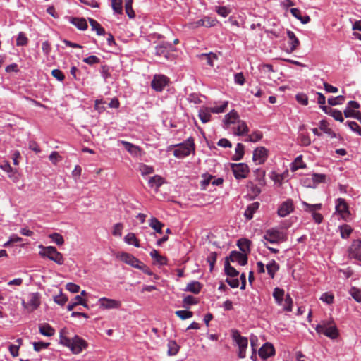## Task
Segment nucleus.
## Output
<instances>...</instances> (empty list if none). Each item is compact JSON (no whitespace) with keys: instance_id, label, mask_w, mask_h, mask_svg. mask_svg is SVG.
<instances>
[{"instance_id":"f257e3e1","label":"nucleus","mask_w":361,"mask_h":361,"mask_svg":"<svg viewBox=\"0 0 361 361\" xmlns=\"http://www.w3.org/2000/svg\"><path fill=\"white\" fill-rule=\"evenodd\" d=\"M41 304V296L39 293H30L25 299L22 300V305L27 312L30 313L36 310Z\"/></svg>"},{"instance_id":"f03ea898","label":"nucleus","mask_w":361,"mask_h":361,"mask_svg":"<svg viewBox=\"0 0 361 361\" xmlns=\"http://www.w3.org/2000/svg\"><path fill=\"white\" fill-rule=\"evenodd\" d=\"M42 250L39 252V255L43 257H47L50 260L54 261L56 264L61 265L64 263L63 255L58 252L56 248L53 246L44 247L39 245Z\"/></svg>"},{"instance_id":"7ed1b4c3","label":"nucleus","mask_w":361,"mask_h":361,"mask_svg":"<svg viewBox=\"0 0 361 361\" xmlns=\"http://www.w3.org/2000/svg\"><path fill=\"white\" fill-rule=\"evenodd\" d=\"M315 330L318 334H322L331 339H335L338 336V329L331 322H323L322 324H317Z\"/></svg>"},{"instance_id":"20e7f679","label":"nucleus","mask_w":361,"mask_h":361,"mask_svg":"<svg viewBox=\"0 0 361 361\" xmlns=\"http://www.w3.org/2000/svg\"><path fill=\"white\" fill-rule=\"evenodd\" d=\"M195 150L194 140L192 137L187 140L186 143L180 144L173 151V155L177 158H183L188 156L192 151Z\"/></svg>"},{"instance_id":"39448f33","label":"nucleus","mask_w":361,"mask_h":361,"mask_svg":"<svg viewBox=\"0 0 361 361\" xmlns=\"http://www.w3.org/2000/svg\"><path fill=\"white\" fill-rule=\"evenodd\" d=\"M263 238L270 243H279L286 240V234L276 229H269L265 231Z\"/></svg>"},{"instance_id":"423d86ee","label":"nucleus","mask_w":361,"mask_h":361,"mask_svg":"<svg viewBox=\"0 0 361 361\" xmlns=\"http://www.w3.org/2000/svg\"><path fill=\"white\" fill-rule=\"evenodd\" d=\"M117 257L126 264H129L133 267L137 268L139 269H142L144 267H145V265L142 262L129 253H118Z\"/></svg>"},{"instance_id":"0eeeda50","label":"nucleus","mask_w":361,"mask_h":361,"mask_svg":"<svg viewBox=\"0 0 361 361\" xmlns=\"http://www.w3.org/2000/svg\"><path fill=\"white\" fill-rule=\"evenodd\" d=\"M233 338L236 342L238 346V357L240 358H244L246 356V349L248 345L247 338L241 336L238 331H235L233 334Z\"/></svg>"},{"instance_id":"6e6552de","label":"nucleus","mask_w":361,"mask_h":361,"mask_svg":"<svg viewBox=\"0 0 361 361\" xmlns=\"http://www.w3.org/2000/svg\"><path fill=\"white\" fill-rule=\"evenodd\" d=\"M336 211L340 214L341 218L345 221L348 220L350 216L349 206L343 198H338L335 202Z\"/></svg>"},{"instance_id":"1a4fd4ad","label":"nucleus","mask_w":361,"mask_h":361,"mask_svg":"<svg viewBox=\"0 0 361 361\" xmlns=\"http://www.w3.org/2000/svg\"><path fill=\"white\" fill-rule=\"evenodd\" d=\"M87 346V343L84 339L78 336H75L72 338L71 345L69 348L73 354H79L83 349L86 348Z\"/></svg>"},{"instance_id":"9d476101","label":"nucleus","mask_w":361,"mask_h":361,"mask_svg":"<svg viewBox=\"0 0 361 361\" xmlns=\"http://www.w3.org/2000/svg\"><path fill=\"white\" fill-rule=\"evenodd\" d=\"M98 302L99 307L103 310L119 309L121 307V302L120 300L105 297L101 298Z\"/></svg>"},{"instance_id":"9b49d317","label":"nucleus","mask_w":361,"mask_h":361,"mask_svg":"<svg viewBox=\"0 0 361 361\" xmlns=\"http://www.w3.org/2000/svg\"><path fill=\"white\" fill-rule=\"evenodd\" d=\"M231 169L234 176L237 179L245 178L249 172L247 165L244 163L233 164Z\"/></svg>"},{"instance_id":"f8f14e48","label":"nucleus","mask_w":361,"mask_h":361,"mask_svg":"<svg viewBox=\"0 0 361 361\" xmlns=\"http://www.w3.org/2000/svg\"><path fill=\"white\" fill-rule=\"evenodd\" d=\"M169 82V78L164 75H155L151 82L152 87L157 91L161 92Z\"/></svg>"},{"instance_id":"ddd939ff","label":"nucleus","mask_w":361,"mask_h":361,"mask_svg":"<svg viewBox=\"0 0 361 361\" xmlns=\"http://www.w3.org/2000/svg\"><path fill=\"white\" fill-rule=\"evenodd\" d=\"M293 202L291 199L283 202L279 207L277 214L280 217H285L293 212Z\"/></svg>"},{"instance_id":"4468645a","label":"nucleus","mask_w":361,"mask_h":361,"mask_svg":"<svg viewBox=\"0 0 361 361\" xmlns=\"http://www.w3.org/2000/svg\"><path fill=\"white\" fill-rule=\"evenodd\" d=\"M155 50L157 56L169 59L170 51H174L175 49L173 47L172 44L169 42H162L156 47Z\"/></svg>"},{"instance_id":"2eb2a0df","label":"nucleus","mask_w":361,"mask_h":361,"mask_svg":"<svg viewBox=\"0 0 361 361\" xmlns=\"http://www.w3.org/2000/svg\"><path fill=\"white\" fill-rule=\"evenodd\" d=\"M268 156V150L264 147H257L253 152L252 159L257 164L264 163Z\"/></svg>"},{"instance_id":"dca6fc26","label":"nucleus","mask_w":361,"mask_h":361,"mask_svg":"<svg viewBox=\"0 0 361 361\" xmlns=\"http://www.w3.org/2000/svg\"><path fill=\"white\" fill-rule=\"evenodd\" d=\"M350 258L361 261V240H355L348 249Z\"/></svg>"},{"instance_id":"f3484780","label":"nucleus","mask_w":361,"mask_h":361,"mask_svg":"<svg viewBox=\"0 0 361 361\" xmlns=\"http://www.w3.org/2000/svg\"><path fill=\"white\" fill-rule=\"evenodd\" d=\"M228 257V262L231 260V262H237L239 264L244 266L247 263V255L243 252H240L238 251H232L230 253Z\"/></svg>"},{"instance_id":"a211bd4d","label":"nucleus","mask_w":361,"mask_h":361,"mask_svg":"<svg viewBox=\"0 0 361 361\" xmlns=\"http://www.w3.org/2000/svg\"><path fill=\"white\" fill-rule=\"evenodd\" d=\"M274 348L270 343H265L259 350V355L261 358L265 360L274 354Z\"/></svg>"},{"instance_id":"6ab92c4d","label":"nucleus","mask_w":361,"mask_h":361,"mask_svg":"<svg viewBox=\"0 0 361 361\" xmlns=\"http://www.w3.org/2000/svg\"><path fill=\"white\" fill-rule=\"evenodd\" d=\"M287 35L290 40V49L288 50V53H292L299 47L300 41L295 36V33L290 30L287 31Z\"/></svg>"},{"instance_id":"aec40b11","label":"nucleus","mask_w":361,"mask_h":361,"mask_svg":"<svg viewBox=\"0 0 361 361\" xmlns=\"http://www.w3.org/2000/svg\"><path fill=\"white\" fill-rule=\"evenodd\" d=\"M164 183V178L159 176L155 175L151 177L148 180V185L151 188H154L156 190H158L160 186H161Z\"/></svg>"},{"instance_id":"412c9836","label":"nucleus","mask_w":361,"mask_h":361,"mask_svg":"<svg viewBox=\"0 0 361 361\" xmlns=\"http://www.w3.org/2000/svg\"><path fill=\"white\" fill-rule=\"evenodd\" d=\"M259 203L257 202H253L249 204L244 213L245 216L247 219H251L253 217V214L259 209Z\"/></svg>"},{"instance_id":"4be33fe9","label":"nucleus","mask_w":361,"mask_h":361,"mask_svg":"<svg viewBox=\"0 0 361 361\" xmlns=\"http://www.w3.org/2000/svg\"><path fill=\"white\" fill-rule=\"evenodd\" d=\"M39 331L41 334L45 336H52L55 334V330L49 324H43L39 326Z\"/></svg>"},{"instance_id":"5701e85b","label":"nucleus","mask_w":361,"mask_h":361,"mask_svg":"<svg viewBox=\"0 0 361 361\" xmlns=\"http://www.w3.org/2000/svg\"><path fill=\"white\" fill-rule=\"evenodd\" d=\"M121 142L124 146L125 149L131 154L137 155L140 153V149L139 147L124 140L121 141Z\"/></svg>"},{"instance_id":"b1692460","label":"nucleus","mask_w":361,"mask_h":361,"mask_svg":"<svg viewBox=\"0 0 361 361\" xmlns=\"http://www.w3.org/2000/svg\"><path fill=\"white\" fill-rule=\"evenodd\" d=\"M211 111L208 107H203L199 111V118L204 123H207L211 119Z\"/></svg>"},{"instance_id":"393cba45","label":"nucleus","mask_w":361,"mask_h":361,"mask_svg":"<svg viewBox=\"0 0 361 361\" xmlns=\"http://www.w3.org/2000/svg\"><path fill=\"white\" fill-rule=\"evenodd\" d=\"M237 245L243 253L247 255L250 252V241L249 240L245 238H241L238 240Z\"/></svg>"},{"instance_id":"a878e982","label":"nucleus","mask_w":361,"mask_h":361,"mask_svg":"<svg viewBox=\"0 0 361 361\" xmlns=\"http://www.w3.org/2000/svg\"><path fill=\"white\" fill-rule=\"evenodd\" d=\"M285 292L280 288H275L273 292V297L276 300V302L279 305H283V300L284 299Z\"/></svg>"},{"instance_id":"bb28decb","label":"nucleus","mask_w":361,"mask_h":361,"mask_svg":"<svg viewBox=\"0 0 361 361\" xmlns=\"http://www.w3.org/2000/svg\"><path fill=\"white\" fill-rule=\"evenodd\" d=\"M237 124L235 135H243L248 132L249 128L245 121L238 120Z\"/></svg>"},{"instance_id":"cd10ccee","label":"nucleus","mask_w":361,"mask_h":361,"mask_svg":"<svg viewBox=\"0 0 361 361\" xmlns=\"http://www.w3.org/2000/svg\"><path fill=\"white\" fill-rule=\"evenodd\" d=\"M149 225L156 232H157L159 233H162V228L164 227V224H162L161 221H159L157 218L152 217L149 219Z\"/></svg>"},{"instance_id":"c85d7f7f","label":"nucleus","mask_w":361,"mask_h":361,"mask_svg":"<svg viewBox=\"0 0 361 361\" xmlns=\"http://www.w3.org/2000/svg\"><path fill=\"white\" fill-rule=\"evenodd\" d=\"M67 330L66 329H62L60 331L59 334V343L64 346H66L68 348H70V345H71L72 339H70L67 337Z\"/></svg>"},{"instance_id":"c756f323","label":"nucleus","mask_w":361,"mask_h":361,"mask_svg":"<svg viewBox=\"0 0 361 361\" xmlns=\"http://www.w3.org/2000/svg\"><path fill=\"white\" fill-rule=\"evenodd\" d=\"M224 269L226 274L229 276L235 277L237 276L239 274V272L230 264L228 262V257H226Z\"/></svg>"},{"instance_id":"7c9ffc66","label":"nucleus","mask_w":361,"mask_h":361,"mask_svg":"<svg viewBox=\"0 0 361 361\" xmlns=\"http://www.w3.org/2000/svg\"><path fill=\"white\" fill-rule=\"evenodd\" d=\"M89 23L92 27V30H95L98 35H104L105 34L104 29L101 26V25L95 20L92 18H89Z\"/></svg>"},{"instance_id":"2f4dec72","label":"nucleus","mask_w":361,"mask_h":361,"mask_svg":"<svg viewBox=\"0 0 361 361\" xmlns=\"http://www.w3.org/2000/svg\"><path fill=\"white\" fill-rule=\"evenodd\" d=\"M71 22L79 30H85L87 28V23L85 18H73Z\"/></svg>"},{"instance_id":"473e14b6","label":"nucleus","mask_w":361,"mask_h":361,"mask_svg":"<svg viewBox=\"0 0 361 361\" xmlns=\"http://www.w3.org/2000/svg\"><path fill=\"white\" fill-rule=\"evenodd\" d=\"M267 270L271 278H274L276 272L279 269V265L274 261H271L267 264Z\"/></svg>"},{"instance_id":"72a5a7b5","label":"nucleus","mask_w":361,"mask_h":361,"mask_svg":"<svg viewBox=\"0 0 361 361\" xmlns=\"http://www.w3.org/2000/svg\"><path fill=\"white\" fill-rule=\"evenodd\" d=\"M124 241L129 245H133L136 247H140V245L139 240L137 239L135 235L133 233H128L124 237Z\"/></svg>"},{"instance_id":"f704fd0d","label":"nucleus","mask_w":361,"mask_h":361,"mask_svg":"<svg viewBox=\"0 0 361 361\" xmlns=\"http://www.w3.org/2000/svg\"><path fill=\"white\" fill-rule=\"evenodd\" d=\"M150 256L155 259L156 262L160 265L166 264L167 259L165 257L159 255V252L157 250H152L150 252Z\"/></svg>"},{"instance_id":"c9c22d12","label":"nucleus","mask_w":361,"mask_h":361,"mask_svg":"<svg viewBox=\"0 0 361 361\" xmlns=\"http://www.w3.org/2000/svg\"><path fill=\"white\" fill-rule=\"evenodd\" d=\"M312 182V188H315L320 183H324L326 180V176L322 173H313L311 176Z\"/></svg>"},{"instance_id":"e433bc0d","label":"nucleus","mask_w":361,"mask_h":361,"mask_svg":"<svg viewBox=\"0 0 361 361\" xmlns=\"http://www.w3.org/2000/svg\"><path fill=\"white\" fill-rule=\"evenodd\" d=\"M201 290V284L198 281H192L187 285L185 290L197 294Z\"/></svg>"},{"instance_id":"4c0bfd02","label":"nucleus","mask_w":361,"mask_h":361,"mask_svg":"<svg viewBox=\"0 0 361 361\" xmlns=\"http://www.w3.org/2000/svg\"><path fill=\"white\" fill-rule=\"evenodd\" d=\"M319 126V129L321 130H322L324 133L328 134L331 137H336V134L332 131V130L330 128H329V123L326 121H325V120L320 121Z\"/></svg>"},{"instance_id":"58836bf2","label":"nucleus","mask_w":361,"mask_h":361,"mask_svg":"<svg viewBox=\"0 0 361 361\" xmlns=\"http://www.w3.org/2000/svg\"><path fill=\"white\" fill-rule=\"evenodd\" d=\"M346 118L352 117L356 118L361 123V113L359 111H355L350 108H346L343 111Z\"/></svg>"},{"instance_id":"ea45409f","label":"nucleus","mask_w":361,"mask_h":361,"mask_svg":"<svg viewBox=\"0 0 361 361\" xmlns=\"http://www.w3.org/2000/svg\"><path fill=\"white\" fill-rule=\"evenodd\" d=\"M306 165L302 162V156H298L295 158V161L291 164L290 170L295 171L299 169L305 168Z\"/></svg>"},{"instance_id":"a19ab883","label":"nucleus","mask_w":361,"mask_h":361,"mask_svg":"<svg viewBox=\"0 0 361 361\" xmlns=\"http://www.w3.org/2000/svg\"><path fill=\"white\" fill-rule=\"evenodd\" d=\"M238 119V113L234 111V110H232L231 112H229L228 114H227L226 116H225V118H224V121H225V123L226 124H231V123H235V121Z\"/></svg>"},{"instance_id":"79ce46f5","label":"nucleus","mask_w":361,"mask_h":361,"mask_svg":"<svg viewBox=\"0 0 361 361\" xmlns=\"http://www.w3.org/2000/svg\"><path fill=\"white\" fill-rule=\"evenodd\" d=\"M138 171L142 176H146L154 173V169L152 166L146 165L142 163L139 164Z\"/></svg>"},{"instance_id":"37998d69","label":"nucleus","mask_w":361,"mask_h":361,"mask_svg":"<svg viewBox=\"0 0 361 361\" xmlns=\"http://www.w3.org/2000/svg\"><path fill=\"white\" fill-rule=\"evenodd\" d=\"M179 350V346L175 341H169L168 343V355H175Z\"/></svg>"},{"instance_id":"c03bdc74","label":"nucleus","mask_w":361,"mask_h":361,"mask_svg":"<svg viewBox=\"0 0 361 361\" xmlns=\"http://www.w3.org/2000/svg\"><path fill=\"white\" fill-rule=\"evenodd\" d=\"M339 230L341 235L343 238H348L353 231L351 226L348 224H343L342 226H340Z\"/></svg>"},{"instance_id":"a18cd8bd","label":"nucleus","mask_w":361,"mask_h":361,"mask_svg":"<svg viewBox=\"0 0 361 361\" xmlns=\"http://www.w3.org/2000/svg\"><path fill=\"white\" fill-rule=\"evenodd\" d=\"M285 311L291 312L293 309V300L290 295L287 294L283 300L281 305Z\"/></svg>"},{"instance_id":"49530a36","label":"nucleus","mask_w":361,"mask_h":361,"mask_svg":"<svg viewBox=\"0 0 361 361\" xmlns=\"http://www.w3.org/2000/svg\"><path fill=\"white\" fill-rule=\"evenodd\" d=\"M302 204L304 206V210L310 212H315L317 210H319L322 208L321 204H310L306 202L302 201Z\"/></svg>"},{"instance_id":"de8ad7c7","label":"nucleus","mask_w":361,"mask_h":361,"mask_svg":"<svg viewBox=\"0 0 361 361\" xmlns=\"http://www.w3.org/2000/svg\"><path fill=\"white\" fill-rule=\"evenodd\" d=\"M244 145L241 143H238L235 147V154L233 157V159L235 161L240 160L244 154Z\"/></svg>"},{"instance_id":"09e8293b","label":"nucleus","mask_w":361,"mask_h":361,"mask_svg":"<svg viewBox=\"0 0 361 361\" xmlns=\"http://www.w3.org/2000/svg\"><path fill=\"white\" fill-rule=\"evenodd\" d=\"M133 0H126L125 9L126 13L129 18H133L135 17V12L132 7Z\"/></svg>"},{"instance_id":"8fccbe9b","label":"nucleus","mask_w":361,"mask_h":361,"mask_svg":"<svg viewBox=\"0 0 361 361\" xmlns=\"http://www.w3.org/2000/svg\"><path fill=\"white\" fill-rule=\"evenodd\" d=\"M122 0H112L111 1V6L112 8L114 11L115 13L121 14L123 11V7H122Z\"/></svg>"},{"instance_id":"3c124183","label":"nucleus","mask_w":361,"mask_h":361,"mask_svg":"<svg viewBox=\"0 0 361 361\" xmlns=\"http://www.w3.org/2000/svg\"><path fill=\"white\" fill-rule=\"evenodd\" d=\"M349 293L355 301L361 302V290L360 289L352 287Z\"/></svg>"},{"instance_id":"603ef678","label":"nucleus","mask_w":361,"mask_h":361,"mask_svg":"<svg viewBox=\"0 0 361 361\" xmlns=\"http://www.w3.org/2000/svg\"><path fill=\"white\" fill-rule=\"evenodd\" d=\"M345 100V97L342 95L336 97H331L328 99V103L331 106H336L343 104Z\"/></svg>"},{"instance_id":"864d4df0","label":"nucleus","mask_w":361,"mask_h":361,"mask_svg":"<svg viewBox=\"0 0 361 361\" xmlns=\"http://www.w3.org/2000/svg\"><path fill=\"white\" fill-rule=\"evenodd\" d=\"M49 237L58 245H61L64 243L63 236L58 233H51Z\"/></svg>"},{"instance_id":"5fc2aeb1","label":"nucleus","mask_w":361,"mask_h":361,"mask_svg":"<svg viewBox=\"0 0 361 361\" xmlns=\"http://www.w3.org/2000/svg\"><path fill=\"white\" fill-rule=\"evenodd\" d=\"M28 39L26 37L25 34L23 32H19L17 39H16V45L17 46H25L27 44Z\"/></svg>"},{"instance_id":"6e6d98bb","label":"nucleus","mask_w":361,"mask_h":361,"mask_svg":"<svg viewBox=\"0 0 361 361\" xmlns=\"http://www.w3.org/2000/svg\"><path fill=\"white\" fill-rule=\"evenodd\" d=\"M54 301L58 305H63L68 301V298L61 291L59 295L54 297Z\"/></svg>"},{"instance_id":"4d7b16f0","label":"nucleus","mask_w":361,"mask_h":361,"mask_svg":"<svg viewBox=\"0 0 361 361\" xmlns=\"http://www.w3.org/2000/svg\"><path fill=\"white\" fill-rule=\"evenodd\" d=\"M203 21H204V27H214L218 23V20L216 19L209 17V16L204 17Z\"/></svg>"},{"instance_id":"13d9d810","label":"nucleus","mask_w":361,"mask_h":361,"mask_svg":"<svg viewBox=\"0 0 361 361\" xmlns=\"http://www.w3.org/2000/svg\"><path fill=\"white\" fill-rule=\"evenodd\" d=\"M175 314L181 319H189L192 317L193 313L188 310H178Z\"/></svg>"},{"instance_id":"bf43d9fd","label":"nucleus","mask_w":361,"mask_h":361,"mask_svg":"<svg viewBox=\"0 0 361 361\" xmlns=\"http://www.w3.org/2000/svg\"><path fill=\"white\" fill-rule=\"evenodd\" d=\"M215 11L219 16L224 18L227 17L231 13L230 9H228L226 6H216Z\"/></svg>"},{"instance_id":"052dcab7","label":"nucleus","mask_w":361,"mask_h":361,"mask_svg":"<svg viewBox=\"0 0 361 361\" xmlns=\"http://www.w3.org/2000/svg\"><path fill=\"white\" fill-rule=\"evenodd\" d=\"M202 57L204 58L207 61V64L209 65L210 66H214L213 61H214V60L217 59L216 55L212 52L209 54H203L202 55Z\"/></svg>"},{"instance_id":"680f3d73","label":"nucleus","mask_w":361,"mask_h":361,"mask_svg":"<svg viewBox=\"0 0 361 361\" xmlns=\"http://www.w3.org/2000/svg\"><path fill=\"white\" fill-rule=\"evenodd\" d=\"M217 259V254L215 252H212L207 257V261L209 264L210 271H212L214 269V264Z\"/></svg>"},{"instance_id":"e2e57ef3","label":"nucleus","mask_w":361,"mask_h":361,"mask_svg":"<svg viewBox=\"0 0 361 361\" xmlns=\"http://www.w3.org/2000/svg\"><path fill=\"white\" fill-rule=\"evenodd\" d=\"M262 137V134L260 132H254L249 135L247 139L245 141L255 142L260 140Z\"/></svg>"},{"instance_id":"0e129e2a","label":"nucleus","mask_w":361,"mask_h":361,"mask_svg":"<svg viewBox=\"0 0 361 361\" xmlns=\"http://www.w3.org/2000/svg\"><path fill=\"white\" fill-rule=\"evenodd\" d=\"M228 105V102H224L221 106H214L209 108L210 109L211 113L214 114H219L225 111V109Z\"/></svg>"},{"instance_id":"69168bd1","label":"nucleus","mask_w":361,"mask_h":361,"mask_svg":"<svg viewBox=\"0 0 361 361\" xmlns=\"http://www.w3.org/2000/svg\"><path fill=\"white\" fill-rule=\"evenodd\" d=\"M83 62L90 66L99 63L100 62V59L94 55L90 56L87 58L83 59Z\"/></svg>"},{"instance_id":"338daca9","label":"nucleus","mask_w":361,"mask_h":361,"mask_svg":"<svg viewBox=\"0 0 361 361\" xmlns=\"http://www.w3.org/2000/svg\"><path fill=\"white\" fill-rule=\"evenodd\" d=\"M49 343H44L42 341L39 342H34L33 343V348L34 350L37 352L40 351L42 349L47 348L49 346Z\"/></svg>"},{"instance_id":"774afa93","label":"nucleus","mask_w":361,"mask_h":361,"mask_svg":"<svg viewBox=\"0 0 361 361\" xmlns=\"http://www.w3.org/2000/svg\"><path fill=\"white\" fill-rule=\"evenodd\" d=\"M346 124L353 131L357 133L359 135H361V128L355 121H347Z\"/></svg>"}]
</instances>
